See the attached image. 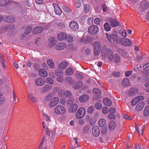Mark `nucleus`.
Instances as JSON below:
<instances>
[{"label":"nucleus","mask_w":149,"mask_h":149,"mask_svg":"<svg viewBox=\"0 0 149 149\" xmlns=\"http://www.w3.org/2000/svg\"><path fill=\"white\" fill-rule=\"evenodd\" d=\"M101 53L104 58H107L110 61L113 59V54L110 49L103 47L101 50Z\"/></svg>","instance_id":"1"},{"label":"nucleus","mask_w":149,"mask_h":149,"mask_svg":"<svg viewBox=\"0 0 149 149\" xmlns=\"http://www.w3.org/2000/svg\"><path fill=\"white\" fill-rule=\"evenodd\" d=\"M88 31L91 34H95L99 32V28L97 26L94 25H91L88 27Z\"/></svg>","instance_id":"2"},{"label":"nucleus","mask_w":149,"mask_h":149,"mask_svg":"<svg viewBox=\"0 0 149 149\" xmlns=\"http://www.w3.org/2000/svg\"><path fill=\"white\" fill-rule=\"evenodd\" d=\"M94 53L95 55H97L100 53L101 46L100 43L98 42H95L94 45Z\"/></svg>","instance_id":"3"},{"label":"nucleus","mask_w":149,"mask_h":149,"mask_svg":"<svg viewBox=\"0 0 149 149\" xmlns=\"http://www.w3.org/2000/svg\"><path fill=\"white\" fill-rule=\"evenodd\" d=\"M86 111L84 108H79L77 111L76 114V117L78 119H80L83 117Z\"/></svg>","instance_id":"4"},{"label":"nucleus","mask_w":149,"mask_h":149,"mask_svg":"<svg viewBox=\"0 0 149 149\" xmlns=\"http://www.w3.org/2000/svg\"><path fill=\"white\" fill-rule=\"evenodd\" d=\"M55 112L57 114H63L66 112V110L63 106L58 105L55 109Z\"/></svg>","instance_id":"5"},{"label":"nucleus","mask_w":149,"mask_h":149,"mask_svg":"<svg viewBox=\"0 0 149 149\" xmlns=\"http://www.w3.org/2000/svg\"><path fill=\"white\" fill-rule=\"evenodd\" d=\"M69 26L71 30L74 31H76L79 29L77 23L74 21H72L69 23Z\"/></svg>","instance_id":"6"},{"label":"nucleus","mask_w":149,"mask_h":149,"mask_svg":"<svg viewBox=\"0 0 149 149\" xmlns=\"http://www.w3.org/2000/svg\"><path fill=\"white\" fill-rule=\"evenodd\" d=\"M92 92L94 95L93 98L95 100L98 99L101 93L100 90L97 88H94L93 89Z\"/></svg>","instance_id":"7"},{"label":"nucleus","mask_w":149,"mask_h":149,"mask_svg":"<svg viewBox=\"0 0 149 149\" xmlns=\"http://www.w3.org/2000/svg\"><path fill=\"white\" fill-rule=\"evenodd\" d=\"M59 100L58 98L55 97L52 99L50 101L49 103V106L50 107H52L56 106L58 103Z\"/></svg>","instance_id":"8"},{"label":"nucleus","mask_w":149,"mask_h":149,"mask_svg":"<svg viewBox=\"0 0 149 149\" xmlns=\"http://www.w3.org/2000/svg\"><path fill=\"white\" fill-rule=\"evenodd\" d=\"M57 38L58 39L61 41L67 40L68 38L67 34L65 32H61L58 35Z\"/></svg>","instance_id":"9"},{"label":"nucleus","mask_w":149,"mask_h":149,"mask_svg":"<svg viewBox=\"0 0 149 149\" xmlns=\"http://www.w3.org/2000/svg\"><path fill=\"white\" fill-rule=\"evenodd\" d=\"M92 132L94 136H98L100 133V130L98 127L96 125L94 126L92 129Z\"/></svg>","instance_id":"10"},{"label":"nucleus","mask_w":149,"mask_h":149,"mask_svg":"<svg viewBox=\"0 0 149 149\" xmlns=\"http://www.w3.org/2000/svg\"><path fill=\"white\" fill-rule=\"evenodd\" d=\"M120 41H121L120 42H122V45L125 46H129L132 44L131 41L127 39L121 38Z\"/></svg>","instance_id":"11"},{"label":"nucleus","mask_w":149,"mask_h":149,"mask_svg":"<svg viewBox=\"0 0 149 149\" xmlns=\"http://www.w3.org/2000/svg\"><path fill=\"white\" fill-rule=\"evenodd\" d=\"M52 88V86L49 84H46L44 85L42 88L41 90L43 93H45L49 91Z\"/></svg>","instance_id":"12"},{"label":"nucleus","mask_w":149,"mask_h":149,"mask_svg":"<svg viewBox=\"0 0 149 149\" xmlns=\"http://www.w3.org/2000/svg\"><path fill=\"white\" fill-rule=\"evenodd\" d=\"M89 99V96L87 95H83L79 98V101L82 103H84L88 101Z\"/></svg>","instance_id":"13"},{"label":"nucleus","mask_w":149,"mask_h":149,"mask_svg":"<svg viewBox=\"0 0 149 149\" xmlns=\"http://www.w3.org/2000/svg\"><path fill=\"white\" fill-rule=\"evenodd\" d=\"M141 8H142L143 11H144L148 7V2L146 0L142 1L141 3Z\"/></svg>","instance_id":"14"},{"label":"nucleus","mask_w":149,"mask_h":149,"mask_svg":"<svg viewBox=\"0 0 149 149\" xmlns=\"http://www.w3.org/2000/svg\"><path fill=\"white\" fill-rule=\"evenodd\" d=\"M78 108L77 104H72L68 109V111L70 113H75Z\"/></svg>","instance_id":"15"},{"label":"nucleus","mask_w":149,"mask_h":149,"mask_svg":"<svg viewBox=\"0 0 149 149\" xmlns=\"http://www.w3.org/2000/svg\"><path fill=\"white\" fill-rule=\"evenodd\" d=\"M4 20L7 22L13 23L15 21V18H14L12 16H8L4 17Z\"/></svg>","instance_id":"16"},{"label":"nucleus","mask_w":149,"mask_h":149,"mask_svg":"<svg viewBox=\"0 0 149 149\" xmlns=\"http://www.w3.org/2000/svg\"><path fill=\"white\" fill-rule=\"evenodd\" d=\"M109 20L111 25L112 27H115L119 25V23L116 19L110 18Z\"/></svg>","instance_id":"17"},{"label":"nucleus","mask_w":149,"mask_h":149,"mask_svg":"<svg viewBox=\"0 0 149 149\" xmlns=\"http://www.w3.org/2000/svg\"><path fill=\"white\" fill-rule=\"evenodd\" d=\"M44 80L42 78H39L35 80L36 84L39 86L43 85L44 84Z\"/></svg>","instance_id":"18"},{"label":"nucleus","mask_w":149,"mask_h":149,"mask_svg":"<svg viewBox=\"0 0 149 149\" xmlns=\"http://www.w3.org/2000/svg\"><path fill=\"white\" fill-rule=\"evenodd\" d=\"M43 30V28L41 26H37L33 29V32L34 34L41 33Z\"/></svg>","instance_id":"19"},{"label":"nucleus","mask_w":149,"mask_h":149,"mask_svg":"<svg viewBox=\"0 0 149 149\" xmlns=\"http://www.w3.org/2000/svg\"><path fill=\"white\" fill-rule=\"evenodd\" d=\"M65 47V44L62 42L58 44L56 46L55 48L57 50H61L64 49Z\"/></svg>","instance_id":"20"},{"label":"nucleus","mask_w":149,"mask_h":149,"mask_svg":"<svg viewBox=\"0 0 149 149\" xmlns=\"http://www.w3.org/2000/svg\"><path fill=\"white\" fill-rule=\"evenodd\" d=\"M39 74L42 77H46L47 75V72L44 69H40L39 71Z\"/></svg>","instance_id":"21"},{"label":"nucleus","mask_w":149,"mask_h":149,"mask_svg":"<svg viewBox=\"0 0 149 149\" xmlns=\"http://www.w3.org/2000/svg\"><path fill=\"white\" fill-rule=\"evenodd\" d=\"M54 12L56 14L58 15H60L62 13V11L59 7L56 4L54 6Z\"/></svg>","instance_id":"22"},{"label":"nucleus","mask_w":149,"mask_h":149,"mask_svg":"<svg viewBox=\"0 0 149 149\" xmlns=\"http://www.w3.org/2000/svg\"><path fill=\"white\" fill-rule=\"evenodd\" d=\"M138 92V89L136 88H132L129 90V95L130 96L134 95Z\"/></svg>","instance_id":"23"},{"label":"nucleus","mask_w":149,"mask_h":149,"mask_svg":"<svg viewBox=\"0 0 149 149\" xmlns=\"http://www.w3.org/2000/svg\"><path fill=\"white\" fill-rule=\"evenodd\" d=\"M103 101L104 104L106 106H110L111 105L112 102L111 100L108 98H104Z\"/></svg>","instance_id":"24"},{"label":"nucleus","mask_w":149,"mask_h":149,"mask_svg":"<svg viewBox=\"0 0 149 149\" xmlns=\"http://www.w3.org/2000/svg\"><path fill=\"white\" fill-rule=\"evenodd\" d=\"M68 65V63L66 62H63L60 63L58 67L60 69H62L65 68Z\"/></svg>","instance_id":"25"},{"label":"nucleus","mask_w":149,"mask_h":149,"mask_svg":"<svg viewBox=\"0 0 149 149\" xmlns=\"http://www.w3.org/2000/svg\"><path fill=\"white\" fill-rule=\"evenodd\" d=\"M144 104L143 102H140L136 105V110L138 111H141L143 108Z\"/></svg>","instance_id":"26"},{"label":"nucleus","mask_w":149,"mask_h":149,"mask_svg":"<svg viewBox=\"0 0 149 149\" xmlns=\"http://www.w3.org/2000/svg\"><path fill=\"white\" fill-rule=\"evenodd\" d=\"M116 126L115 122L113 121H111L109 123V128L110 130H113Z\"/></svg>","instance_id":"27"},{"label":"nucleus","mask_w":149,"mask_h":149,"mask_svg":"<svg viewBox=\"0 0 149 149\" xmlns=\"http://www.w3.org/2000/svg\"><path fill=\"white\" fill-rule=\"evenodd\" d=\"M104 26L105 30L107 32L109 31L111 29V26L108 22L105 23Z\"/></svg>","instance_id":"28"},{"label":"nucleus","mask_w":149,"mask_h":149,"mask_svg":"<svg viewBox=\"0 0 149 149\" xmlns=\"http://www.w3.org/2000/svg\"><path fill=\"white\" fill-rule=\"evenodd\" d=\"M65 73L66 75H71L73 73L74 70L72 68H69L66 70Z\"/></svg>","instance_id":"29"},{"label":"nucleus","mask_w":149,"mask_h":149,"mask_svg":"<svg viewBox=\"0 0 149 149\" xmlns=\"http://www.w3.org/2000/svg\"><path fill=\"white\" fill-rule=\"evenodd\" d=\"M55 74L58 76H62L63 74V72L61 69H56L54 71Z\"/></svg>","instance_id":"30"},{"label":"nucleus","mask_w":149,"mask_h":149,"mask_svg":"<svg viewBox=\"0 0 149 149\" xmlns=\"http://www.w3.org/2000/svg\"><path fill=\"white\" fill-rule=\"evenodd\" d=\"M55 38L54 37L51 38L49 39V45L50 47H52L55 45L56 43L55 40Z\"/></svg>","instance_id":"31"},{"label":"nucleus","mask_w":149,"mask_h":149,"mask_svg":"<svg viewBox=\"0 0 149 149\" xmlns=\"http://www.w3.org/2000/svg\"><path fill=\"white\" fill-rule=\"evenodd\" d=\"M91 126L89 125H85L83 129V132L85 133H88L90 131Z\"/></svg>","instance_id":"32"},{"label":"nucleus","mask_w":149,"mask_h":149,"mask_svg":"<svg viewBox=\"0 0 149 149\" xmlns=\"http://www.w3.org/2000/svg\"><path fill=\"white\" fill-rule=\"evenodd\" d=\"M116 35V34H110V35L106 34V37L108 40L109 41H111V40H113V39H114L115 36Z\"/></svg>","instance_id":"33"},{"label":"nucleus","mask_w":149,"mask_h":149,"mask_svg":"<svg viewBox=\"0 0 149 149\" xmlns=\"http://www.w3.org/2000/svg\"><path fill=\"white\" fill-rule=\"evenodd\" d=\"M82 85V82L81 81L78 82L73 86V88L76 89H78L80 88Z\"/></svg>","instance_id":"34"},{"label":"nucleus","mask_w":149,"mask_h":149,"mask_svg":"<svg viewBox=\"0 0 149 149\" xmlns=\"http://www.w3.org/2000/svg\"><path fill=\"white\" fill-rule=\"evenodd\" d=\"M130 81L128 79H125L122 82V84L123 86L127 87L129 86L130 84Z\"/></svg>","instance_id":"35"},{"label":"nucleus","mask_w":149,"mask_h":149,"mask_svg":"<svg viewBox=\"0 0 149 149\" xmlns=\"http://www.w3.org/2000/svg\"><path fill=\"white\" fill-rule=\"evenodd\" d=\"M10 1V0H0V5L4 6L8 4Z\"/></svg>","instance_id":"36"},{"label":"nucleus","mask_w":149,"mask_h":149,"mask_svg":"<svg viewBox=\"0 0 149 149\" xmlns=\"http://www.w3.org/2000/svg\"><path fill=\"white\" fill-rule=\"evenodd\" d=\"M119 53L123 56H126L127 53L125 50L123 49H120L118 50Z\"/></svg>","instance_id":"37"},{"label":"nucleus","mask_w":149,"mask_h":149,"mask_svg":"<svg viewBox=\"0 0 149 149\" xmlns=\"http://www.w3.org/2000/svg\"><path fill=\"white\" fill-rule=\"evenodd\" d=\"M29 99L30 100V101L33 103H34L36 101V97H34L33 95L31 94H29Z\"/></svg>","instance_id":"38"},{"label":"nucleus","mask_w":149,"mask_h":149,"mask_svg":"<svg viewBox=\"0 0 149 149\" xmlns=\"http://www.w3.org/2000/svg\"><path fill=\"white\" fill-rule=\"evenodd\" d=\"M84 11L85 13H87L90 11L89 5L88 4H85L84 5Z\"/></svg>","instance_id":"39"},{"label":"nucleus","mask_w":149,"mask_h":149,"mask_svg":"<svg viewBox=\"0 0 149 149\" xmlns=\"http://www.w3.org/2000/svg\"><path fill=\"white\" fill-rule=\"evenodd\" d=\"M105 120L103 119H101L99 121V125L100 127H103L105 126Z\"/></svg>","instance_id":"40"},{"label":"nucleus","mask_w":149,"mask_h":149,"mask_svg":"<svg viewBox=\"0 0 149 149\" xmlns=\"http://www.w3.org/2000/svg\"><path fill=\"white\" fill-rule=\"evenodd\" d=\"M149 114V107H146L143 111V114L145 116H148Z\"/></svg>","instance_id":"41"},{"label":"nucleus","mask_w":149,"mask_h":149,"mask_svg":"<svg viewBox=\"0 0 149 149\" xmlns=\"http://www.w3.org/2000/svg\"><path fill=\"white\" fill-rule=\"evenodd\" d=\"M95 108L93 106H90L87 109V112L88 113H92L95 111Z\"/></svg>","instance_id":"42"},{"label":"nucleus","mask_w":149,"mask_h":149,"mask_svg":"<svg viewBox=\"0 0 149 149\" xmlns=\"http://www.w3.org/2000/svg\"><path fill=\"white\" fill-rule=\"evenodd\" d=\"M74 98L72 97H70L68 100L67 104L68 106H70L74 102Z\"/></svg>","instance_id":"43"},{"label":"nucleus","mask_w":149,"mask_h":149,"mask_svg":"<svg viewBox=\"0 0 149 149\" xmlns=\"http://www.w3.org/2000/svg\"><path fill=\"white\" fill-rule=\"evenodd\" d=\"M65 80L66 82L70 84H72L73 83L72 78L70 77H66Z\"/></svg>","instance_id":"44"},{"label":"nucleus","mask_w":149,"mask_h":149,"mask_svg":"<svg viewBox=\"0 0 149 149\" xmlns=\"http://www.w3.org/2000/svg\"><path fill=\"white\" fill-rule=\"evenodd\" d=\"M47 63L50 67L53 68L54 67V64L53 61L51 60H49L47 61Z\"/></svg>","instance_id":"45"},{"label":"nucleus","mask_w":149,"mask_h":149,"mask_svg":"<svg viewBox=\"0 0 149 149\" xmlns=\"http://www.w3.org/2000/svg\"><path fill=\"white\" fill-rule=\"evenodd\" d=\"M139 101L137 97L135 98L131 101V104L133 106H135L137 103L139 102Z\"/></svg>","instance_id":"46"},{"label":"nucleus","mask_w":149,"mask_h":149,"mask_svg":"<svg viewBox=\"0 0 149 149\" xmlns=\"http://www.w3.org/2000/svg\"><path fill=\"white\" fill-rule=\"evenodd\" d=\"M107 127L104 126L102 127L101 130V132L102 134H105L107 133Z\"/></svg>","instance_id":"47"},{"label":"nucleus","mask_w":149,"mask_h":149,"mask_svg":"<svg viewBox=\"0 0 149 149\" xmlns=\"http://www.w3.org/2000/svg\"><path fill=\"white\" fill-rule=\"evenodd\" d=\"M31 27L30 26H28L26 29L25 32L28 35L31 33Z\"/></svg>","instance_id":"48"},{"label":"nucleus","mask_w":149,"mask_h":149,"mask_svg":"<svg viewBox=\"0 0 149 149\" xmlns=\"http://www.w3.org/2000/svg\"><path fill=\"white\" fill-rule=\"evenodd\" d=\"M64 93V94H65L64 96L67 98L69 97H71L72 95L71 93L69 91H65Z\"/></svg>","instance_id":"49"},{"label":"nucleus","mask_w":149,"mask_h":149,"mask_svg":"<svg viewBox=\"0 0 149 149\" xmlns=\"http://www.w3.org/2000/svg\"><path fill=\"white\" fill-rule=\"evenodd\" d=\"M65 92V91H64L63 90L60 89L58 91V95L60 97H63L64 96L65 93H64Z\"/></svg>","instance_id":"50"},{"label":"nucleus","mask_w":149,"mask_h":149,"mask_svg":"<svg viewBox=\"0 0 149 149\" xmlns=\"http://www.w3.org/2000/svg\"><path fill=\"white\" fill-rule=\"evenodd\" d=\"M0 62L1 63L3 68V69L5 71L6 66L5 64V61L2 58H1Z\"/></svg>","instance_id":"51"},{"label":"nucleus","mask_w":149,"mask_h":149,"mask_svg":"<svg viewBox=\"0 0 149 149\" xmlns=\"http://www.w3.org/2000/svg\"><path fill=\"white\" fill-rule=\"evenodd\" d=\"M113 59L114 60V61L116 62V63H118L120 61L119 57L117 55H115L114 56H113Z\"/></svg>","instance_id":"52"},{"label":"nucleus","mask_w":149,"mask_h":149,"mask_svg":"<svg viewBox=\"0 0 149 149\" xmlns=\"http://www.w3.org/2000/svg\"><path fill=\"white\" fill-rule=\"evenodd\" d=\"M46 82L47 83L50 84H52L54 83L53 80L51 78L49 77H47L46 78Z\"/></svg>","instance_id":"53"},{"label":"nucleus","mask_w":149,"mask_h":149,"mask_svg":"<svg viewBox=\"0 0 149 149\" xmlns=\"http://www.w3.org/2000/svg\"><path fill=\"white\" fill-rule=\"evenodd\" d=\"M56 24L59 29H62L64 28L65 26L64 24L61 22L58 23Z\"/></svg>","instance_id":"54"},{"label":"nucleus","mask_w":149,"mask_h":149,"mask_svg":"<svg viewBox=\"0 0 149 149\" xmlns=\"http://www.w3.org/2000/svg\"><path fill=\"white\" fill-rule=\"evenodd\" d=\"M120 33L121 35L123 37H126V32L124 30H120Z\"/></svg>","instance_id":"55"},{"label":"nucleus","mask_w":149,"mask_h":149,"mask_svg":"<svg viewBox=\"0 0 149 149\" xmlns=\"http://www.w3.org/2000/svg\"><path fill=\"white\" fill-rule=\"evenodd\" d=\"M95 107L97 109H101L102 107V106L101 104L99 103H97L95 105Z\"/></svg>","instance_id":"56"},{"label":"nucleus","mask_w":149,"mask_h":149,"mask_svg":"<svg viewBox=\"0 0 149 149\" xmlns=\"http://www.w3.org/2000/svg\"><path fill=\"white\" fill-rule=\"evenodd\" d=\"M143 69L145 70H149V63L145 64L143 66Z\"/></svg>","instance_id":"57"},{"label":"nucleus","mask_w":149,"mask_h":149,"mask_svg":"<svg viewBox=\"0 0 149 149\" xmlns=\"http://www.w3.org/2000/svg\"><path fill=\"white\" fill-rule=\"evenodd\" d=\"M115 37L114 38V39H113V41L116 43H119L120 42V40H119V38L116 35V36H115Z\"/></svg>","instance_id":"58"},{"label":"nucleus","mask_w":149,"mask_h":149,"mask_svg":"<svg viewBox=\"0 0 149 149\" xmlns=\"http://www.w3.org/2000/svg\"><path fill=\"white\" fill-rule=\"evenodd\" d=\"M100 22V19L99 18H96L94 19L95 23L96 25L99 24Z\"/></svg>","instance_id":"59"},{"label":"nucleus","mask_w":149,"mask_h":149,"mask_svg":"<svg viewBox=\"0 0 149 149\" xmlns=\"http://www.w3.org/2000/svg\"><path fill=\"white\" fill-rule=\"evenodd\" d=\"M89 124L91 125H93L95 123V119L92 118H91L89 120Z\"/></svg>","instance_id":"60"},{"label":"nucleus","mask_w":149,"mask_h":149,"mask_svg":"<svg viewBox=\"0 0 149 149\" xmlns=\"http://www.w3.org/2000/svg\"><path fill=\"white\" fill-rule=\"evenodd\" d=\"M116 117L115 115L112 113L109 114L108 116L109 118L110 119H114Z\"/></svg>","instance_id":"61"},{"label":"nucleus","mask_w":149,"mask_h":149,"mask_svg":"<svg viewBox=\"0 0 149 149\" xmlns=\"http://www.w3.org/2000/svg\"><path fill=\"white\" fill-rule=\"evenodd\" d=\"M93 21V18L91 17H88L87 20V22L88 24L90 25L91 24Z\"/></svg>","instance_id":"62"},{"label":"nucleus","mask_w":149,"mask_h":149,"mask_svg":"<svg viewBox=\"0 0 149 149\" xmlns=\"http://www.w3.org/2000/svg\"><path fill=\"white\" fill-rule=\"evenodd\" d=\"M108 108L107 107H104L102 109V112L106 114L108 113Z\"/></svg>","instance_id":"63"},{"label":"nucleus","mask_w":149,"mask_h":149,"mask_svg":"<svg viewBox=\"0 0 149 149\" xmlns=\"http://www.w3.org/2000/svg\"><path fill=\"white\" fill-rule=\"evenodd\" d=\"M56 80L58 81L61 82L63 81V77L62 76H58V77L56 78Z\"/></svg>","instance_id":"64"}]
</instances>
